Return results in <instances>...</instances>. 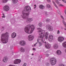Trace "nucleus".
Instances as JSON below:
<instances>
[{"label":"nucleus","mask_w":66,"mask_h":66,"mask_svg":"<svg viewBox=\"0 0 66 66\" xmlns=\"http://www.w3.org/2000/svg\"><path fill=\"white\" fill-rule=\"evenodd\" d=\"M31 7L30 6H26L24 7L22 12V14L24 16L22 18L24 19H27V21L28 22H30L33 20L32 18H28V16L30 14V12H31Z\"/></svg>","instance_id":"1"},{"label":"nucleus","mask_w":66,"mask_h":66,"mask_svg":"<svg viewBox=\"0 0 66 66\" xmlns=\"http://www.w3.org/2000/svg\"><path fill=\"white\" fill-rule=\"evenodd\" d=\"M35 27L33 25L29 24L26 27H25L24 30L28 34H31L34 29Z\"/></svg>","instance_id":"2"},{"label":"nucleus","mask_w":66,"mask_h":66,"mask_svg":"<svg viewBox=\"0 0 66 66\" xmlns=\"http://www.w3.org/2000/svg\"><path fill=\"white\" fill-rule=\"evenodd\" d=\"M9 37V34L7 32L3 34L2 37L1 41L3 43L6 44L8 42V38Z\"/></svg>","instance_id":"3"},{"label":"nucleus","mask_w":66,"mask_h":66,"mask_svg":"<svg viewBox=\"0 0 66 66\" xmlns=\"http://www.w3.org/2000/svg\"><path fill=\"white\" fill-rule=\"evenodd\" d=\"M45 35H41L40 36V38L41 40V42L45 44V47L46 49H49L51 47V45L48 43H47L46 42H45L44 40V37Z\"/></svg>","instance_id":"4"},{"label":"nucleus","mask_w":66,"mask_h":66,"mask_svg":"<svg viewBox=\"0 0 66 66\" xmlns=\"http://www.w3.org/2000/svg\"><path fill=\"white\" fill-rule=\"evenodd\" d=\"M50 62L51 65H54L56 63V60L54 58H52L50 60Z\"/></svg>","instance_id":"5"},{"label":"nucleus","mask_w":66,"mask_h":66,"mask_svg":"<svg viewBox=\"0 0 66 66\" xmlns=\"http://www.w3.org/2000/svg\"><path fill=\"white\" fill-rule=\"evenodd\" d=\"M46 29L49 31H53V27L49 25H47L46 26Z\"/></svg>","instance_id":"6"},{"label":"nucleus","mask_w":66,"mask_h":66,"mask_svg":"<svg viewBox=\"0 0 66 66\" xmlns=\"http://www.w3.org/2000/svg\"><path fill=\"white\" fill-rule=\"evenodd\" d=\"M21 60L19 59H16L14 61V64H19L20 63V62H21Z\"/></svg>","instance_id":"7"},{"label":"nucleus","mask_w":66,"mask_h":66,"mask_svg":"<svg viewBox=\"0 0 66 66\" xmlns=\"http://www.w3.org/2000/svg\"><path fill=\"white\" fill-rule=\"evenodd\" d=\"M34 38V36L32 35H30L28 36V39L29 41L32 40Z\"/></svg>","instance_id":"8"},{"label":"nucleus","mask_w":66,"mask_h":66,"mask_svg":"<svg viewBox=\"0 0 66 66\" xmlns=\"http://www.w3.org/2000/svg\"><path fill=\"white\" fill-rule=\"evenodd\" d=\"M64 40V38L63 37H59L58 38V40L60 42H61Z\"/></svg>","instance_id":"9"},{"label":"nucleus","mask_w":66,"mask_h":66,"mask_svg":"<svg viewBox=\"0 0 66 66\" xmlns=\"http://www.w3.org/2000/svg\"><path fill=\"white\" fill-rule=\"evenodd\" d=\"M19 44L21 46H24L26 45V42L24 40L21 41L19 42Z\"/></svg>","instance_id":"10"},{"label":"nucleus","mask_w":66,"mask_h":66,"mask_svg":"<svg viewBox=\"0 0 66 66\" xmlns=\"http://www.w3.org/2000/svg\"><path fill=\"white\" fill-rule=\"evenodd\" d=\"M4 10L5 11H8L10 10V8L7 5H6L4 7Z\"/></svg>","instance_id":"11"},{"label":"nucleus","mask_w":66,"mask_h":66,"mask_svg":"<svg viewBox=\"0 0 66 66\" xmlns=\"http://www.w3.org/2000/svg\"><path fill=\"white\" fill-rule=\"evenodd\" d=\"M53 39V36L51 35H50L48 37V40L49 41L51 42Z\"/></svg>","instance_id":"12"},{"label":"nucleus","mask_w":66,"mask_h":66,"mask_svg":"<svg viewBox=\"0 0 66 66\" xmlns=\"http://www.w3.org/2000/svg\"><path fill=\"white\" fill-rule=\"evenodd\" d=\"M16 36V34L15 32L13 33L11 35V37L13 38H15Z\"/></svg>","instance_id":"13"},{"label":"nucleus","mask_w":66,"mask_h":66,"mask_svg":"<svg viewBox=\"0 0 66 66\" xmlns=\"http://www.w3.org/2000/svg\"><path fill=\"white\" fill-rule=\"evenodd\" d=\"M7 60H8V58L7 57H5L3 60V62L6 63V62H7Z\"/></svg>","instance_id":"14"},{"label":"nucleus","mask_w":66,"mask_h":66,"mask_svg":"<svg viewBox=\"0 0 66 66\" xmlns=\"http://www.w3.org/2000/svg\"><path fill=\"white\" fill-rule=\"evenodd\" d=\"M39 7L41 10H43L45 8V7L44 6L42 5H40L39 6Z\"/></svg>","instance_id":"15"},{"label":"nucleus","mask_w":66,"mask_h":66,"mask_svg":"<svg viewBox=\"0 0 66 66\" xmlns=\"http://www.w3.org/2000/svg\"><path fill=\"white\" fill-rule=\"evenodd\" d=\"M56 53L58 55H61L62 54V52L60 50H58L57 51Z\"/></svg>","instance_id":"16"},{"label":"nucleus","mask_w":66,"mask_h":66,"mask_svg":"<svg viewBox=\"0 0 66 66\" xmlns=\"http://www.w3.org/2000/svg\"><path fill=\"white\" fill-rule=\"evenodd\" d=\"M58 47L59 46H58V45H57V44H55L54 45V49H57Z\"/></svg>","instance_id":"17"},{"label":"nucleus","mask_w":66,"mask_h":66,"mask_svg":"<svg viewBox=\"0 0 66 66\" xmlns=\"http://www.w3.org/2000/svg\"><path fill=\"white\" fill-rule=\"evenodd\" d=\"M49 34L48 32H46L45 34V38L46 39H48V36Z\"/></svg>","instance_id":"18"},{"label":"nucleus","mask_w":66,"mask_h":66,"mask_svg":"<svg viewBox=\"0 0 66 66\" xmlns=\"http://www.w3.org/2000/svg\"><path fill=\"white\" fill-rule=\"evenodd\" d=\"M20 51L21 52H24L25 51L24 49L23 48V47L20 48Z\"/></svg>","instance_id":"19"},{"label":"nucleus","mask_w":66,"mask_h":66,"mask_svg":"<svg viewBox=\"0 0 66 66\" xmlns=\"http://www.w3.org/2000/svg\"><path fill=\"white\" fill-rule=\"evenodd\" d=\"M18 0H12V2L14 4H16Z\"/></svg>","instance_id":"20"},{"label":"nucleus","mask_w":66,"mask_h":66,"mask_svg":"<svg viewBox=\"0 0 66 66\" xmlns=\"http://www.w3.org/2000/svg\"><path fill=\"white\" fill-rule=\"evenodd\" d=\"M52 2L54 4V5L55 6V7H56L57 9V8H58V7H57V5H56V4H55V2H54V1H52Z\"/></svg>","instance_id":"21"},{"label":"nucleus","mask_w":66,"mask_h":66,"mask_svg":"<svg viewBox=\"0 0 66 66\" xmlns=\"http://www.w3.org/2000/svg\"><path fill=\"white\" fill-rule=\"evenodd\" d=\"M62 44L64 48H66V42L63 43Z\"/></svg>","instance_id":"22"},{"label":"nucleus","mask_w":66,"mask_h":66,"mask_svg":"<svg viewBox=\"0 0 66 66\" xmlns=\"http://www.w3.org/2000/svg\"><path fill=\"white\" fill-rule=\"evenodd\" d=\"M55 1L56 3L57 4H60V3L59 2V0H55Z\"/></svg>","instance_id":"23"},{"label":"nucleus","mask_w":66,"mask_h":66,"mask_svg":"<svg viewBox=\"0 0 66 66\" xmlns=\"http://www.w3.org/2000/svg\"><path fill=\"white\" fill-rule=\"evenodd\" d=\"M8 1V0H2V3H6Z\"/></svg>","instance_id":"24"},{"label":"nucleus","mask_w":66,"mask_h":66,"mask_svg":"<svg viewBox=\"0 0 66 66\" xmlns=\"http://www.w3.org/2000/svg\"><path fill=\"white\" fill-rule=\"evenodd\" d=\"M42 24L43 23L42 22H40L38 24L39 26L40 27H42Z\"/></svg>","instance_id":"25"},{"label":"nucleus","mask_w":66,"mask_h":66,"mask_svg":"<svg viewBox=\"0 0 66 66\" xmlns=\"http://www.w3.org/2000/svg\"><path fill=\"white\" fill-rule=\"evenodd\" d=\"M51 6L49 4H47L46 6V7L47 8H48V9H49V8H50Z\"/></svg>","instance_id":"26"},{"label":"nucleus","mask_w":66,"mask_h":66,"mask_svg":"<svg viewBox=\"0 0 66 66\" xmlns=\"http://www.w3.org/2000/svg\"><path fill=\"white\" fill-rule=\"evenodd\" d=\"M50 19H46V22H50Z\"/></svg>","instance_id":"27"},{"label":"nucleus","mask_w":66,"mask_h":66,"mask_svg":"<svg viewBox=\"0 0 66 66\" xmlns=\"http://www.w3.org/2000/svg\"><path fill=\"white\" fill-rule=\"evenodd\" d=\"M42 30L40 28H38V32H41Z\"/></svg>","instance_id":"28"},{"label":"nucleus","mask_w":66,"mask_h":66,"mask_svg":"<svg viewBox=\"0 0 66 66\" xmlns=\"http://www.w3.org/2000/svg\"><path fill=\"white\" fill-rule=\"evenodd\" d=\"M63 24H64V26L65 27V28H66V23L65 22V21H63Z\"/></svg>","instance_id":"29"},{"label":"nucleus","mask_w":66,"mask_h":66,"mask_svg":"<svg viewBox=\"0 0 66 66\" xmlns=\"http://www.w3.org/2000/svg\"><path fill=\"white\" fill-rule=\"evenodd\" d=\"M38 43L39 44V46L40 47V46H42V45H43V44L42 43V42H38Z\"/></svg>","instance_id":"30"},{"label":"nucleus","mask_w":66,"mask_h":66,"mask_svg":"<svg viewBox=\"0 0 66 66\" xmlns=\"http://www.w3.org/2000/svg\"><path fill=\"white\" fill-rule=\"evenodd\" d=\"M45 33V31H44V30H43L42 31V32H41V34L42 35H44V34H44Z\"/></svg>","instance_id":"31"},{"label":"nucleus","mask_w":66,"mask_h":66,"mask_svg":"<svg viewBox=\"0 0 66 66\" xmlns=\"http://www.w3.org/2000/svg\"><path fill=\"white\" fill-rule=\"evenodd\" d=\"M46 65L47 66H49L50 65V64H49V63L48 62H47L46 63Z\"/></svg>","instance_id":"32"},{"label":"nucleus","mask_w":66,"mask_h":66,"mask_svg":"<svg viewBox=\"0 0 66 66\" xmlns=\"http://www.w3.org/2000/svg\"><path fill=\"white\" fill-rule=\"evenodd\" d=\"M41 56H39V57H38V59L39 60H38V61H40V59H41Z\"/></svg>","instance_id":"33"},{"label":"nucleus","mask_w":66,"mask_h":66,"mask_svg":"<svg viewBox=\"0 0 66 66\" xmlns=\"http://www.w3.org/2000/svg\"><path fill=\"white\" fill-rule=\"evenodd\" d=\"M59 66H65L63 64H60Z\"/></svg>","instance_id":"34"},{"label":"nucleus","mask_w":66,"mask_h":66,"mask_svg":"<svg viewBox=\"0 0 66 66\" xmlns=\"http://www.w3.org/2000/svg\"><path fill=\"white\" fill-rule=\"evenodd\" d=\"M60 33V31L59 30H58L57 31V34H59Z\"/></svg>","instance_id":"35"},{"label":"nucleus","mask_w":66,"mask_h":66,"mask_svg":"<svg viewBox=\"0 0 66 66\" xmlns=\"http://www.w3.org/2000/svg\"><path fill=\"white\" fill-rule=\"evenodd\" d=\"M59 6H63V7L64 6L63 5L61 4H59Z\"/></svg>","instance_id":"36"},{"label":"nucleus","mask_w":66,"mask_h":66,"mask_svg":"<svg viewBox=\"0 0 66 66\" xmlns=\"http://www.w3.org/2000/svg\"><path fill=\"white\" fill-rule=\"evenodd\" d=\"M27 65V63H25L23 64V66H26Z\"/></svg>","instance_id":"37"},{"label":"nucleus","mask_w":66,"mask_h":66,"mask_svg":"<svg viewBox=\"0 0 66 66\" xmlns=\"http://www.w3.org/2000/svg\"><path fill=\"white\" fill-rule=\"evenodd\" d=\"M45 15H47V12H45Z\"/></svg>","instance_id":"38"},{"label":"nucleus","mask_w":66,"mask_h":66,"mask_svg":"<svg viewBox=\"0 0 66 66\" xmlns=\"http://www.w3.org/2000/svg\"><path fill=\"white\" fill-rule=\"evenodd\" d=\"M61 18H62V19H64V18L63 17V16H61Z\"/></svg>","instance_id":"39"},{"label":"nucleus","mask_w":66,"mask_h":66,"mask_svg":"<svg viewBox=\"0 0 66 66\" xmlns=\"http://www.w3.org/2000/svg\"><path fill=\"white\" fill-rule=\"evenodd\" d=\"M2 18H5V16L4 15L2 16Z\"/></svg>","instance_id":"40"},{"label":"nucleus","mask_w":66,"mask_h":66,"mask_svg":"<svg viewBox=\"0 0 66 66\" xmlns=\"http://www.w3.org/2000/svg\"><path fill=\"white\" fill-rule=\"evenodd\" d=\"M37 44V42L35 44H34V46H35V45H36V44Z\"/></svg>","instance_id":"41"},{"label":"nucleus","mask_w":66,"mask_h":66,"mask_svg":"<svg viewBox=\"0 0 66 66\" xmlns=\"http://www.w3.org/2000/svg\"><path fill=\"white\" fill-rule=\"evenodd\" d=\"M50 10L51 11H52V7H50Z\"/></svg>","instance_id":"42"},{"label":"nucleus","mask_w":66,"mask_h":66,"mask_svg":"<svg viewBox=\"0 0 66 66\" xmlns=\"http://www.w3.org/2000/svg\"><path fill=\"white\" fill-rule=\"evenodd\" d=\"M47 1L48 2H50V0H47Z\"/></svg>","instance_id":"43"},{"label":"nucleus","mask_w":66,"mask_h":66,"mask_svg":"<svg viewBox=\"0 0 66 66\" xmlns=\"http://www.w3.org/2000/svg\"><path fill=\"white\" fill-rule=\"evenodd\" d=\"M46 56H49V55L47 54H46Z\"/></svg>","instance_id":"44"},{"label":"nucleus","mask_w":66,"mask_h":66,"mask_svg":"<svg viewBox=\"0 0 66 66\" xmlns=\"http://www.w3.org/2000/svg\"><path fill=\"white\" fill-rule=\"evenodd\" d=\"M61 28L62 30H63V29H64V28H63V27H61Z\"/></svg>","instance_id":"45"},{"label":"nucleus","mask_w":66,"mask_h":66,"mask_svg":"<svg viewBox=\"0 0 66 66\" xmlns=\"http://www.w3.org/2000/svg\"><path fill=\"white\" fill-rule=\"evenodd\" d=\"M9 66H15L14 65H9Z\"/></svg>","instance_id":"46"},{"label":"nucleus","mask_w":66,"mask_h":66,"mask_svg":"<svg viewBox=\"0 0 66 66\" xmlns=\"http://www.w3.org/2000/svg\"><path fill=\"white\" fill-rule=\"evenodd\" d=\"M33 50H35V48H33Z\"/></svg>","instance_id":"47"},{"label":"nucleus","mask_w":66,"mask_h":66,"mask_svg":"<svg viewBox=\"0 0 66 66\" xmlns=\"http://www.w3.org/2000/svg\"><path fill=\"white\" fill-rule=\"evenodd\" d=\"M34 6L36 7V5H34Z\"/></svg>","instance_id":"48"},{"label":"nucleus","mask_w":66,"mask_h":66,"mask_svg":"<svg viewBox=\"0 0 66 66\" xmlns=\"http://www.w3.org/2000/svg\"><path fill=\"white\" fill-rule=\"evenodd\" d=\"M3 15L4 16V13L3 14Z\"/></svg>","instance_id":"49"},{"label":"nucleus","mask_w":66,"mask_h":66,"mask_svg":"<svg viewBox=\"0 0 66 66\" xmlns=\"http://www.w3.org/2000/svg\"><path fill=\"white\" fill-rule=\"evenodd\" d=\"M32 55H34V54H32Z\"/></svg>","instance_id":"50"},{"label":"nucleus","mask_w":66,"mask_h":66,"mask_svg":"<svg viewBox=\"0 0 66 66\" xmlns=\"http://www.w3.org/2000/svg\"><path fill=\"white\" fill-rule=\"evenodd\" d=\"M64 30H66V28H64Z\"/></svg>","instance_id":"51"},{"label":"nucleus","mask_w":66,"mask_h":66,"mask_svg":"<svg viewBox=\"0 0 66 66\" xmlns=\"http://www.w3.org/2000/svg\"><path fill=\"white\" fill-rule=\"evenodd\" d=\"M37 42H38V39L37 40Z\"/></svg>","instance_id":"52"},{"label":"nucleus","mask_w":66,"mask_h":66,"mask_svg":"<svg viewBox=\"0 0 66 66\" xmlns=\"http://www.w3.org/2000/svg\"><path fill=\"white\" fill-rule=\"evenodd\" d=\"M36 7H35L34 8V9H36Z\"/></svg>","instance_id":"53"},{"label":"nucleus","mask_w":66,"mask_h":66,"mask_svg":"<svg viewBox=\"0 0 66 66\" xmlns=\"http://www.w3.org/2000/svg\"><path fill=\"white\" fill-rule=\"evenodd\" d=\"M2 28H3H3H4V27H2Z\"/></svg>","instance_id":"54"},{"label":"nucleus","mask_w":66,"mask_h":66,"mask_svg":"<svg viewBox=\"0 0 66 66\" xmlns=\"http://www.w3.org/2000/svg\"><path fill=\"white\" fill-rule=\"evenodd\" d=\"M31 59H32V58H31Z\"/></svg>","instance_id":"55"},{"label":"nucleus","mask_w":66,"mask_h":66,"mask_svg":"<svg viewBox=\"0 0 66 66\" xmlns=\"http://www.w3.org/2000/svg\"><path fill=\"white\" fill-rule=\"evenodd\" d=\"M39 40H40V39H39Z\"/></svg>","instance_id":"56"}]
</instances>
